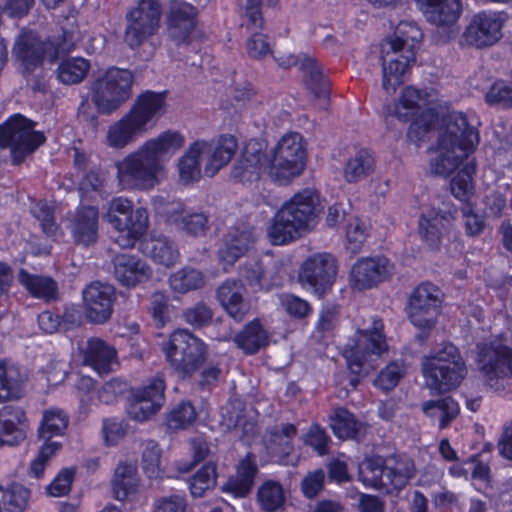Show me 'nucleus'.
<instances>
[{"label": "nucleus", "mask_w": 512, "mask_h": 512, "mask_svg": "<svg viewBox=\"0 0 512 512\" xmlns=\"http://www.w3.org/2000/svg\"><path fill=\"white\" fill-rule=\"evenodd\" d=\"M307 163V149L298 132L282 135L267 153L262 141H249L233 169V177L242 183H253L266 174L279 185H288L301 176Z\"/></svg>", "instance_id": "obj_1"}, {"label": "nucleus", "mask_w": 512, "mask_h": 512, "mask_svg": "<svg viewBox=\"0 0 512 512\" xmlns=\"http://www.w3.org/2000/svg\"><path fill=\"white\" fill-rule=\"evenodd\" d=\"M478 143L477 130L468 124L462 112H451L445 118L430 166L433 173L447 176L462 165L451 180V192L460 201H468L473 195L475 161L469 159V155Z\"/></svg>", "instance_id": "obj_2"}, {"label": "nucleus", "mask_w": 512, "mask_h": 512, "mask_svg": "<svg viewBox=\"0 0 512 512\" xmlns=\"http://www.w3.org/2000/svg\"><path fill=\"white\" fill-rule=\"evenodd\" d=\"M185 142L183 133L175 129L146 139L115 163L119 185L123 189H153L167 176V163Z\"/></svg>", "instance_id": "obj_3"}, {"label": "nucleus", "mask_w": 512, "mask_h": 512, "mask_svg": "<svg viewBox=\"0 0 512 512\" xmlns=\"http://www.w3.org/2000/svg\"><path fill=\"white\" fill-rule=\"evenodd\" d=\"M166 93L145 91L137 96L130 109L112 122L105 133V144L113 150H124L156 127L166 113Z\"/></svg>", "instance_id": "obj_4"}, {"label": "nucleus", "mask_w": 512, "mask_h": 512, "mask_svg": "<svg viewBox=\"0 0 512 512\" xmlns=\"http://www.w3.org/2000/svg\"><path fill=\"white\" fill-rule=\"evenodd\" d=\"M322 210L320 196L313 188L293 194L276 211L267 226V237L273 245H286L310 232Z\"/></svg>", "instance_id": "obj_5"}, {"label": "nucleus", "mask_w": 512, "mask_h": 512, "mask_svg": "<svg viewBox=\"0 0 512 512\" xmlns=\"http://www.w3.org/2000/svg\"><path fill=\"white\" fill-rule=\"evenodd\" d=\"M236 150L237 141L232 135H221L211 141L198 139L190 143L177 160L179 181L183 184L199 181L202 176L203 159H205L204 174L207 177H214L229 164Z\"/></svg>", "instance_id": "obj_6"}, {"label": "nucleus", "mask_w": 512, "mask_h": 512, "mask_svg": "<svg viewBox=\"0 0 512 512\" xmlns=\"http://www.w3.org/2000/svg\"><path fill=\"white\" fill-rule=\"evenodd\" d=\"M422 37V31L415 22L401 21L394 36L382 43V87L387 93H394L404 82L415 63V46Z\"/></svg>", "instance_id": "obj_7"}, {"label": "nucleus", "mask_w": 512, "mask_h": 512, "mask_svg": "<svg viewBox=\"0 0 512 512\" xmlns=\"http://www.w3.org/2000/svg\"><path fill=\"white\" fill-rule=\"evenodd\" d=\"M381 319L369 317L356 320L355 330L342 349L347 367L355 375H367L389 346Z\"/></svg>", "instance_id": "obj_8"}, {"label": "nucleus", "mask_w": 512, "mask_h": 512, "mask_svg": "<svg viewBox=\"0 0 512 512\" xmlns=\"http://www.w3.org/2000/svg\"><path fill=\"white\" fill-rule=\"evenodd\" d=\"M426 386L438 392L456 389L467 376V366L460 350L451 342L442 343L421 359Z\"/></svg>", "instance_id": "obj_9"}, {"label": "nucleus", "mask_w": 512, "mask_h": 512, "mask_svg": "<svg viewBox=\"0 0 512 512\" xmlns=\"http://www.w3.org/2000/svg\"><path fill=\"white\" fill-rule=\"evenodd\" d=\"M437 94L434 90H419L408 86L404 88L389 114L400 121L411 122L408 137L412 141L421 140L435 122L434 103Z\"/></svg>", "instance_id": "obj_10"}, {"label": "nucleus", "mask_w": 512, "mask_h": 512, "mask_svg": "<svg viewBox=\"0 0 512 512\" xmlns=\"http://www.w3.org/2000/svg\"><path fill=\"white\" fill-rule=\"evenodd\" d=\"M169 367L181 378H190L208 357L206 343L187 329L173 331L161 345Z\"/></svg>", "instance_id": "obj_11"}, {"label": "nucleus", "mask_w": 512, "mask_h": 512, "mask_svg": "<svg viewBox=\"0 0 512 512\" xmlns=\"http://www.w3.org/2000/svg\"><path fill=\"white\" fill-rule=\"evenodd\" d=\"M103 218L116 231L115 242L122 248L133 247L148 228L147 210L134 209L132 202L124 197L113 198Z\"/></svg>", "instance_id": "obj_12"}, {"label": "nucleus", "mask_w": 512, "mask_h": 512, "mask_svg": "<svg viewBox=\"0 0 512 512\" xmlns=\"http://www.w3.org/2000/svg\"><path fill=\"white\" fill-rule=\"evenodd\" d=\"M477 363L488 385L496 391L505 388L512 376V332L507 331L490 343L477 346Z\"/></svg>", "instance_id": "obj_13"}, {"label": "nucleus", "mask_w": 512, "mask_h": 512, "mask_svg": "<svg viewBox=\"0 0 512 512\" xmlns=\"http://www.w3.org/2000/svg\"><path fill=\"white\" fill-rule=\"evenodd\" d=\"M133 74L127 69L110 67L91 84V100L102 114L116 111L131 96Z\"/></svg>", "instance_id": "obj_14"}, {"label": "nucleus", "mask_w": 512, "mask_h": 512, "mask_svg": "<svg viewBox=\"0 0 512 512\" xmlns=\"http://www.w3.org/2000/svg\"><path fill=\"white\" fill-rule=\"evenodd\" d=\"M161 17L160 0H135L125 14V44L131 49H138L157 34Z\"/></svg>", "instance_id": "obj_15"}, {"label": "nucleus", "mask_w": 512, "mask_h": 512, "mask_svg": "<svg viewBox=\"0 0 512 512\" xmlns=\"http://www.w3.org/2000/svg\"><path fill=\"white\" fill-rule=\"evenodd\" d=\"M34 126L20 114L11 116L0 126V146L10 149L14 162H21L44 143V134L36 131Z\"/></svg>", "instance_id": "obj_16"}, {"label": "nucleus", "mask_w": 512, "mask_h": 512, "mask_svg": "<svg viewBox=\"0 0 512 512\" xmlns=\"http://www.w3.org/2000/svg\"><path fill=\"white\" fill-rule=\"evenodd\" d=\"M337 272L336 258L330 253L321 252L305 259L300 267L298 278L304 289L322 295L333 285Z\"/></svg>", "instance_id": "obj_17"}, {"label": "nucleus", "mask_w": 512, "mask_h": 512, "mask_svg": "<svg viewBox=\"0 0 512 512\" xmlns=\"http://www.w3.org/2000/svg\"><path fill=\"white\" fill-rule=\"evenodd\" d=\"M504 23L503 13L487 10L475 13L461 35V45L476 48L494 45L502 37Z\"/></svg>", "instance_id": "obj_18"}, {"label": "nucleus", "mask_w": 512, "mask_h": 512, "mask_svg": "<svg viewBox=\"0 0 512 512\" xmlns=\"http://www.w3.org/2000/svg\"><path fill=\"white\" fill-rule=\"evenodd\" d=\"M456 208L449 202L434 201L430 205H424L421 208L418 221V234L420 239L431 250L439 248L445 223L454 218Z\"/></svg>", "instance_id": "obj_19"}, {"label": "nucleus", "mask_w": 512, "mask_h": 512, "mask_svg": "<svg viewBox=\"0 0 512 512\" xmlns=\"http://www.w3.org/2000/svg\"><path fill=\"white\" fill-rule=\"evenodd\" d=\"M164 401L165 380L162 375L158 374L146 385L132 392L128 414L136 421H146L160 410Z\"/></svg>", "instance_id": "obj_20"}, {"label": "nucleus", "mask_w": 512, "mask_h": 512, "mask_svg": "<svg viewBox=\"0 0 512 512\" xmlns=\"http://www.w3.org/2000/svg\"><path fill=\"white\" fill-rule=\"evenodd\" d=\"M394 273L393 264L385 257H366L357 260L349 272V284L358 291L371 289Z\"/></svg>", "instance_id": "obj_21"}, {"label": "nucleus", "mask_w": 512, "mask_h": 512, "mask_svg": "<svg viewBox=\"0 0 512 512\" xmlns=\"http://www.w3.org/2000/svg\"><path fill=\"white\" fill-rule=\"evenodd\" d=\"M157 213L166 218L176 229L191 235H202L207 228V217L191 209H187L181 202H155Z\"/></svg>", "instance_id": "obj_22"}, {"label": "nucleus", "mask_w": 512, "mask_h": 512, "mask_svg": "<svg viewBox=\"0 0 512 512\" xmlns=\"http://www.w3.org/2000/svg\"><path fill=\"white\" fill-rule=\"evenodd\" d=\"M197 10L194 6L184 2L172 4L168 19V32L176 45H188L199 37L196 28Z\"/></svg>", "instance_id": "obj_23"}, {"label": "nucleus", "mask_w": 512, "mask_h": 512, "mask_svg": "<svg viewBox=\"0 0 512 512\" xmlns=\"http://www.w3.org/2000/svg\"><path fill=\"white\" fill-rule=\"evenodd\" d=\"M275 60L280 67L288 68L298 65L299 70L303 73L304 82L308 88L322 102L321 107L325 108L328 104V90L324 81L321 68L315 59L307 55L294 56L292 54H283L275 56Z\"/></svg>", "instance_id": "obj_24"}, {"label": "nucleus", "mask_w": 512, "mask_h": 512, "mask_svg": "<svg viewBox=\"0 0 512 512\" xmlns=\"http://www.w3.org/2000/svg\"><path fill=\"white\" fill-rule=\"evenodd\" d=\"M115 289L101 282H93L83 291V301L88 318L96 323L107 321L112 314Z\"/></svg>", "instance_id": "obj_25"}, {"label": "nucleus", "mask_w": 512, "mask_h": 512, "mask_svg": "<svg viewBox=\"0 0 512 512\" xmlns=\"http://www.w3.org/2000/svg\"><path fill=\"white\" fill-rule=\"evenodd\" d=\"M29 421L19 406L6 405L0 409V447L16 446L26 438Z\"/></svg>", "instance_id": "obj_26"}, {"label": "nucleus", "mask_w": 512, "mask_h": 512, "mask_svg": "<svg viewBox=\"0 0 512 512\" xmlns=\"http://www.w3.org/2000/svg\"><path fill=\"white\" fill-rule=\"evenodd\" d=\"M48 45L32 31H22L15 41L13 55L20 62L24 72L30 73L41 64Z\"/></svg>", "instance_id": "obj_27"}, {"label": "nucleus", "mask_w": 512, "mask_h": 512, "mask_svg": "<svg viewBox=\"0 0 512 512\" xmlns=\"http://www.w3.org/2000/svg\"><path fill=\"white\" fill-rule=\"evenodd\" d=\"M83 360L100 375L115 371L119 366L115 348L99 338H91L86 342Z\"/></svg>", "instance_id": "obj_28"}, {"label": "nucleus", "mask_w": 512, "mask_h": 512, "mask_svg": "<svg viewBox=\"0 0 512 512\" xmlns=\"http://www.w3.org/2000/svg\"><path fill=\"white\" fill-rule=\"evenodd\" d=\"M114 275L123 286L135 287L150 279L152 269L136 255L121 254L114 259Z\"/></svg>", "instance_id": "obj_29"}, {"label": "nucleus", "mask_w": 512, "mask_h": 512, "mask_svg": "<svg viewBox=\"0 0 512 512\" xmlns=\"http://www.w3.org/2000/svg\"><path fill=\"white\" fill-rule=\"evenodd\" d=\"M99 213L94 206H80L70 220L69 228L77 244L89 246L98 237Z\"/></svg>", "instance_id": "obj_30"}, {"label": "nucleus", "mask_w": 512, "mask_h": 512, "mask_svg": "<svg viewBox=\"0 0 512 512\" xmlns=\"http://www.w3.org/2000/svg\"><path fill=\"white\" fill-rule=\"evenodd\" d=\"M295 435L296 428L289 423L267 431L263 438V445L267 452L266 460L287 464L286 458L293 451L292 439Z\"/></svg>", "instance_id": "obj_31"}, {"label": "nucleus", "mask_w": 512, "mask_h": 512, "mask_svg": "<svg viewBox=\"0 0 512 512\" xmlns=\"http://www.w3.org/2000/svg\"><path fill=\"white\" fill-rule=\"evenodd\" d=\"M244 292V285L236 280L225 281L217 290V298L221 306L236 321H241L250 310V304L244 298Z\"/></svg>", "instance_id": "obj_32"}, {"label": "nucleus", "mask_w": 512, "mask_h": 512, "mask_svg": "<svg viewBox=\"0 0 512 512\" xmlns=\"http://www.w3.org/2000/svg\"><path fill=\"white\" fill-rule=\"evenodd\" d=\"M112 489L118 501H132L140 491V479L134 462H120L115 469Z\"/></svg>", "instance_id": "obj_33"}, {"label": "nucleus", "mask_w": 512, "mask_h": 512, "mask_svg": "<svg viewBox=\"0 0 512 512\" xmlns=\"http://www.w3.org/2000/svg\"><path fill=\"white\" fill-rule=\"evenodd\" d=\"M139 250L154 263L165 267H171L179 260V251L174 243L162 235L144 238L140 242Z\"/></svg>", "instance_id": "obj_34"}, {"label": "nucleus", "mask_w": 512, "mask_h": 512, "mask_svg": "<svg viewBox=\"0 0 512 512\" xmlns=\"http://www.w3.org/2000/svg\"><path fill=\"white\" fill-rule=\"evenodd\" d=\"M254 243V236L250 229H236L225 239L222 247L219 249V260L226 271L228 266H232L238 258L246 253Z\"/></svg>", "instance_id": "obj_35"}, {"label": "nucleus", "mask_w": 512, "mask_h": 512, "mask_svg": "<svg viewBox=\"0 0 512 512\" xmlns=\"http://www.w3.org/2000/svg\"><path fill=\"white\" fill-rule=\"evenodd\" d=\"M26 376L17 365L0 361V403L18 400L24 395Z\"/></svg>", "instance_id": "obj_36"}, {"label": "nucleus", "mask_w": 512, "mask_h": 512, "mask_svg": "<svg viewBox=\"0 0 512 512\" xmlns=\"http://www.w3.org/2000/svg\"><path fill=\"white\" fill-rule=\"evenodd\" d=\"M31 499V490L23 484L10 481L0 484V509L5 512H25Z\"/></svg>", "instance_id": "obj_37"}, {"label": "nucleus", "mask_w": 512, "mask_h": 512, "mask_svg": "<svg viewBox=\"0 0 512 512\" xmlns=\"http://www.w3.org/2000/svg\"><path fill=\"white\" fill-rule=\"evenodd\" d=\"M330 427L339 439H357L366 431V425L345 408L335 409L329 416Z\"/></svg>", "instance_id": "obj_38"}, {"label": "nucleus", "mask_w": 512, "mask_h": 512, "mask_svg": "<svg viewBox=\"0 0 512 512\" xmlns=\"http://www.w3.org/2000/svg\"><path fill=\"white\" fill-rule=\"evenodd\" d=\"M423 413L440 429H445L458 416L460 406L456 400L447 396L438 400H429L422 404Z\"/></svg>", "instance_id": "obj_39"}, {"label": "nucleus", "mask_w": 512, "mask_h": 512, "mask_svg": "<svg viewBox=\"0 0 512 512\" xmlns=\"http://www.w3.org/2000/svg\"><path fill=\"white\" fill-rule=\"evenodd\" d=\"M415 466L408 457H399L385 465L383 490L390 493L406 486L414 476Z\"/></svg>", "instance_id": "obj_40"}, {"label": "nucleus", "mask_w": 512, "mask_h": 512, "mask_svg": "<svg viewBox=\"0 0 512 512\" xmlns=\"http://www.w3.org/2000/svg\"><path fill=\"white\" fill-rule=\"evenodd\" d=\"M256 471L254 460L251 454H248L239 463L236 475L227 481L223 490L231 493L234 497H245L251 490Z\"/></svg>", "instance_id": "obj_41"}, {"label": "nucleus", "mask_w": 512, "mask_h": 512, "mask_svg": "<svg viewBox=\"0 0 512 512\" xmlns=\"http://www.w3.org/2000/svg\"><path fill=\"white\" fill-rule=\"evenodd\" d=\"M69 414L62 408L50 407L43 411L42 419L38 427V436L41 439L61 437L69 426Z\"/></svg>", "instance_id": "obj_42"}, {"label": "nucleus", "mask_w": 512, "mask_h": 512, "mask_svg": "<svg viewBox=\"0 0 512 512\" xmlns=\"http://www.w3.org/2000/svg\"><path fill=\"white\" fill-rule=\"evenodd\" d=\"M461 13V0H440L423 16L433 25L438 27H448L457 23Z\"/></svg>", "instance_id": "obj_43"}, {"label": "nucleus", "mask_w": 512, "mask_h": 512, "mask_svg": "<svg viewBox=\"0 0 512 512\" xmlns=\"http://www.w3.org/2000/svg\"><path fill=\"white\" fill-rule=\"evenodd\" d=\"M234 342L245 353L253 354L267 344L268 334L260 323L254 320L234 337Z\"/></svg>", "instance_id": "obj_44"}, {"label": "nucleus", "mask_w": 512, "mask_h": 512, "mask_svg": "<svg viewBox=\"0 0 512 512\" xmlns=\"http://www.w3.org/2000/svg\"><path fill=\"white\" fill-rule=\"evenodd\" d=\"M257 502L265 512L281 511L285 502L282 485L273 480L264 482L258 489Z\"/></svg>", "instance_id": "obj_45"}, {"label": "nucleus", "mask_w": 512, "mask_h": 512, "mask_svg": "<svg viewBox=\"0 0 512 512\" xmlns=\"http://www.w3.org/2000/svg\"><path fill=\"white\" fill-rule=\"evenodd\" d=\"M384 474L385 465L381 457H368L359 464L358 477L366 487L382 489Z\"/></svg>", "instance_id": "obj_46"}, {"label": "nucleus", "mask_w": 512, "mask_h": 512, "mask_svg": "<svg viewBox=\"0 0 512 512\" xmlns=\"http://www.w3.org/2000/svg\"><path fill=\"white\" fill-rule=\"evenodd\" d=\"M442 293L437 286L426 282L418 285L411 293L407 309L441 308Z\"/></svg>", "instance_id": "obj_47"}, {"label": "nucleus", "mask_w": 512, "mask_h": 512, "mask_svg": "<svg viewBox=\"0 0 512 512\" xmlns=\"http://www.w3.org/2000/svg\"><path fill=\"white\" fill-rule=\"evenodd\" d=\"M18 280L36 298L52 299L56 295V283L49 277L31 275L21 270Z\"/></svg>", "instance_id": "obj_48"}, {"label": "nucleus", "mask_w": 512, "mask_h": 512, "mask_svg": "<svg viewBox=\"0 0 512 512\" xmlns=\"http://www.w3.org/2000/svg\"><path fill=\"white\" fill-rule=\"evenodd\" d=\"M204 284L205 277L202 272L193 268L180 269L169 278L170 288L179 294L202 288Z\"/></svg>", "instance_id": "obj_49"}, {"label": "nucleus", "mask_w": 512, "mask_h": 512, "mask_svg": "<svg viewBox=\"0 0 512 512\" xmlns=\"http://www.w3.org/2000/svg\"><path fill=\"white\" fill-rule=\"evenodd\" d=\"M90 63L82 57H72L62 61L57 69V77L64 84L80 83L90 70Z\"/></svg>", "instance_id": "obj_50"}, {"label": "nucleus", "mask_w": 512, "mask_h": 512, "mask_svg": "<svg viewBox=\"0 0 512 512\" xmlns=\"http://www.w3.org/2000/svg\"><path fill=\"white\" fill-rule=\"evenodd\" d=\"M197 419L195 407L189 401L175 404L166 416V425L170 430L186 429Z\"/></svg>", "instance_id": "obj_51"}, {"label": "nucleus", "mask_w": 512, "mask_h": 512, "mask_svg": "<svg viewBox=\"0 0 512 512\" xmlns=\"http://www.w3.org/2000/svg\"><path fill=\"white\" fill-rule=\"evenodd\" d=\"M373 164L372 155L367 150H360L348 160L344 177L348 182H357L372 171Z\"/></svg>", "instance_id": "obj_52"}, {"label": "nucleus", "mask_w": 512, "mask_h": 512, "mask_svg": "<svg viewBox=\"0 0 512 512\" xmlns=\"http://www.w3.org/2000/svg\"><path fill=\"white\" fill-rule=\"evenodd\" d=\"M216 466L208 462L191 478L189 488L193 497H202L204 493L216 485Z\"/></svg>", "instance_id": "obj_53"}, {"label": "nucleus", "mask_w": 512, "mask_h": 512, "mask_svg": "<svg viewBox=\"0 0 512 512\" xmlns=\"http://www.w3.org/2000/svg\"><path fill=\"white\" fill-rule=\"evenodd\" d=\"M406 374V365L403 361H392L383 368L374 380V385L383 390H393Z\"/></svg>", "instance_id": "obj_54"}, {"label": "nucleus", "mask_w": 512, "mask_h": 512, "mask_svg": "<svg viewBox=\"0 0 512 512\" xmlns=\"http://www.w3.org/2000/svg\"><path fill=\"white\" fill-rule=\"evenodd\" d=\"M105 174L100 171H91L80 183L79 192L82 201H96L103 198Z\"/></svg>", "instance_id": "obj_55"}, {"label": "nucleus", "mask_w": 512, "mask_h": 512, "mask_svg": "<svg viewBox=\"0 0 512 512\" xmlns=\"http://www.w3.org/2000/svg\"><path fill=\"white\" fill-rule=\"evenodd\" d=\"M242 411V403L239 400L231 401L227 406L222 408V415L224 417V425L226 428L241 429L243 434H247L254 429V423L247 421L244 416L240 414Z\"/></svg>", "instance_id": "obj_56"}, {"label": "nucleus", "mask_w": 512, "mask_h": 512, "mask_svg": "<svg viewBox=\"0 0 512 512\" xmlns=\"http://www.w3.org/2000/svg\"><path fill=\"white\" fill-rule=\"evenodd\" d=\"M32 214L40 222L43 232L50 237L57 235L59 226L54 221L53 206L47 201H39L31 208Z\"/></svg>", "instance_id": "obj_57"}, {"label": "nucleus", "mask_w": 512, "mask_h": 512, "mask_svg": "<svg viewBox=\"0 0 512 512\" xmlns=\"http://www.w3.org/2000/svg\"><path fill=\"white\" fill-rule=\"evenodd\" d=\"M160 457L161 450L159 445L154 441L146 442L142 453V465L145 474L150 479L161 477Z\"/></svg>", "instance_id": "obj_58"}, {"label": "nucleus", "mask_w": 512, "mask_h": 512, "mask_svg": "<svg viewBox=\"0 0 512 512\" xmlns=\"http://www.w3.org/2000/svg\"><path fill=\"white\" fill-rule=\"evenodd\" d=\"M410 322L419 330L429 331L437 323L440 308L407 309Z\"/></svg>", "instance_id": "obj_59"}, {"label": "nucleus", "mask_w": 512, "mask_h": 512, "mask_svg": "<svg viewBox=\"0 0 512 512\" xmlns=\"http://www.w3.org/2000/svg\"><path fill=\"white\" fill-rule=\"evenodd\" d=\"M367 238V225L359 218L349 221L346 230L347 247L352 252H358Z\"/></svg>", "instance_id": "obj_60"}, {"label": "nucleus", "mask_w": 512, "mask_h": 512, "mask_svg": "<svg viewBox=\"0 0 512 512\" xmlns=\"http://www.w3.org/2000/svg\"><path fill=\"white\" fill-rule=\"evenodd\" d=\"M486 101L512 107V83L503 80L495 82L486 94Z\"/></svg>", "instance_id": "obj_61"}, {"label": "nucleus", "mask_w": 512, "mask_h": 512, "mask_svg": "<svg viewBox=\"0 0 512 512\" xmlns=\"http://www.w3.org/2000/svg\"><path fill=\"white\" fill-rule=\"evenodd\" d=\"M127 383L120 379H112L106 382L98 390V398L104 404L116 402L127 390Z\"/></svg>", "instance_id": "obj_62"}, {"label": "nucleus", "mask_w": 512, "mask_h": 512, "mask_svg": "<svg viewBox=\"0 0 512 512\" xmlns=\"http://www.w3.org/2000/svg\"><path fill=\"white\" fill-rule=\"evenodd\" d=\"M279 299L281 306L290 316L303 318L311 312L309 303L297 296L283 294Z\"/></svg>", "instance_id": "obj_63"}, {"label": "nucleus", "mask_w": 512, "mask_h": 512, "mask_svg": "<svg viewBox=\"0 0 512 512\" xmlns=\"http://www.w3.org/2000/svg\"><path fill=\"white\" fill-rule=\"evenodd\" d=\"M303 439L304 442L311 446L319 455L322 456L327 453L330 438L319 425H312Z\"/></svg>", "instance_id": "obj_64"}]
</instances>
